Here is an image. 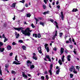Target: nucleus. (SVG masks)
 I'll return each mask as SVG.
<instances>
[{
  "mask_svg": "<svg viewBox=\"0 0 80 80\" xmlns=\"http://www.w3.org/2000/svg\"><path fill=\"white\" fill-rule=\"evenodd\" d=\"M72 12H78V9L77 8H73L72 10Z\"/></svg>",
  "mask_w": 80,
  "mask_h": 80,
  "instance_id": "14",
  "label": "nucleus"
},
{
  "mask_svg": "<svg viewBox=\"0 0 80 80\" xmlns=\"http://www.w3.org/2000/svg\"><path fill=\"white\" fill-rule=\"evenodd\" d=\"M73 72L74 73H75L76 74L77 73V72L75 70V69L73 71Z\"/></svg>",
  "mask_w": 80,
  "mask_h": 80,
  "instance_id": "39",
  "label": "nucleus"
},
{
  "mask_svg": "<svg viewBox=\"0 0 80 80\" xmlns=\"http://www.w3.org/2000/svg\"><path fill=\"white\" fill-rule=\"evenodd\" d=\"M19 37H20V34L18 33L17 35L16 38H19Z\"/></svg>",
  "mask_w": 80,
  "mask_h": 80,
  "instance_id": "35",
  "label": "nucleus"
},
{
  "mask_svg": "<svg viewBox=\"0 0 80 80\" xmlns=\"http://www.w3.org/2000/svg\"><path fill=\"white\" fill-rule=\"evenodd\" d=\"M58 62L60 65H62V62L61 60L59 59V60Z\"/></svg>",
  "mask_w": 80,
  "mask_h": 80,
  "instance_id": "20",
  "label": "nucleus"
},
{
  "mask_svg": "<svg viewBox=\"0 0 80 80\" xmlns=\"http://www.w3.org/2000/svg\"><path fill=\"white\" fill-rule=\"evenodd\" d=\"M48 21H50V22H52V23H53L54 21L53 20L50 19H48Z\"/></svg>",
  "mask_w": 80,
  "mask_h": 80,
  "instance_id": "24",
  "label": "nucleus"
},
{
  "mask_svg": "<svg viewBox=\"0 0 80 80\" xmlns=\"http://www.w3.org/2000/svg\"><path fill=\"white\" fill-rule=\"evenodd\" d=\"M2 37L3 38H6V37H5V34H4L2 35Z\"/></svg>",
  "mask_w": 80,
  "mask_h": 80,
  "instance_id": "49",
  "label": "nucleus"
},
{
  "mask_svg": "<svg viewBox=\"0 0 80 80\" xmlns=\"http://www.w3.org/2000/svg\"><path fill=\"white\" fill-rule=\"evenodd\" d=\"M12 45H17V43L15 42H13L12 44Z\"/></svg>",
  "mask_w": 80,
  "mask_h": 80,
  "instance_id": "37",
  "label": "nucleus"
},
{
  "mask_svg": "<svg viewBox=\"0 0 80 80\" xmlns=\"http://www.w3.org/2000/svg\"><path fill=\"white\" fill-rule=\"evenodd\" d=\"M48 72L47 71H46L44 72V74H47Z\"/></svg>",
  "mask_w": 80,
  "mask_h": 80,
  "instance_id": "64",
  "label": "nucleus"
},
{
  "mask_svg": "<svg viewBox=\"0 0 80 80\" xmlns=\"http://www.w3.org/2000/svg\"><path fill=\"white\" fill-rule=\"evenodd\" d=\"M37 37L39 38H41V34H40V33L38 34Z\"/></svg>",
  "mask_w": 80,
  "mask_h": 80,
  "instance_id": "32",
  "label": "nucleus"
},
{
  "mask_svg": "<svg viewBox=\"0 0 80 80\" xmlns=\"http://www.w3.org/2000/svg\"><path fill=\"white\" fill-rule=\"evenodd\" d=\"M18 42H19L20 43H23V40H19Z\"/></svg>",
  "mask_w": 80,
  "mask_h": 80,
  "instance_id": "47",
  "label": "nucleus"
},
{
  "mask_svg": "<svg viewBox=\"0 0 80 80\" xmlns=\"http://www.w3.org/2000/svg\"><path fill=\"white\" fill-rule=\"evenodd\" d=\"M22 75L23 77V78H27L28 76L27 75L25 74V73L24 72H22Z\"/></svg>",
  "mask_w": 80,
  "mask_h": 80,
  "instance_id": "5",
  "label": "nucleus"
},
{
  "mask_svg": "<svg viewBox=\"0 0 80 80\" xmlns=\"http://www.w3.org/2000/svg\"><path fill=\"white\" fill-rule=\"evenodd\" d=\"M73 52H74V54H75V55H76L77 54V50H76L75 49V48H74V51H73Z\"/></svg>",
  "mask_w": 80,
  "mask_h": 80,
  "instance_id": "25",
  "label": "nucleus"
},
{
  "mask_svg": "<svg viewBox=\"0 0 80 80\" xmlns=\"http://www.w3.org/2000/svg\"><path fill=\"white\" fill-rule=\"evenodd\" d=\"M54 24H55V25H56V28H58V23H57V22L55 21L54 22Z\"/></svg>",
  "mask_w": 80,
  "mask_h": 80,
  "instance_id": "16",
  "label": "nucleus"
},
{
  "mask_svg": "<svg viewBox=\"0 0 80 80\" xmlns=\"http://www.w3.org/2000/svg\"><path fill=\"white\" fill-rule=\"evenodd\" d=\"M5 67L6 68H8V67H9V64H6L5 65Z\"/></svg>",
  "mask_w": 80,
  "mask_h": 80,
  "instance_id": "26",
  "label": "nucleus"
},
{
  "mask_svg": "<svg viewBox=\"0 0 80 80\" xmlns=\"http://www.w3.org/2000/svg\"><path fill=\"white\" fill-rule=\"evenodd\" d=\"M38 51L42 50V47H40L38 48Z\"/></svg>",
  "mask_w": 80,
  "mask_h": 80,
  "instance_id": "34",
  "label": "nucleus"
},
{
  "mask_svg": "<svg viewBox=\"0 0 80 80\" xmlns=\"http://www.w3.org/2000/svg\"><path fill=\"white\" fill-rule=\"evenodd\" d=\"M35 20L36 21V22H38V19L37 18H35Z\"/></svg>",
  "mask_w": 80,
  "mask_h": 80,
  "instance_id": "56",
  "label": "nucleus"
},
{
  "mask_svg": "<svg viewBox=\"0 0 80 80\" xmlns=\"http://www.w3.org/2000/svg\"><path fill=\"white\" fill-rule=\"evenodd\" d=\"M31 26L33 28H34L35 27V26H34V25H33V23H32Z\"/></svg>",
  "mask_w": 80,
  "mask_h": 80,
  "instance_id": "42",
  "label": "nucleus"
},
{
  "mask_svg": "<svg viewBox=\"0 0 80 80\" xmlns=\"http://www.w3.org/2000/svg\"><path fill=\"white\" fill-rule=\"evenodd\" d=\"M25 7H28V4L27 3L26 4Z\"/></svg>",
  "mask_w": 80,
  "mask_h": 80,
  "instance_id": "58",
  "label": "nucleus"
},
{
  "mask_svg": "<svg viewBox=\"0 0 80 80\" xmlns=\"http://www.w3.org/2000/svg\"><path fill=\"white\" fill-rule=\"evenodd\" d=\"M48 0H44V2L45 3V4H47V2H48Z\"/></svg>",
  "mask_w": 80,
  "mask_h": 80,
  "instance_id": "36",
  "label": "nucleus"
},
{
  "mask_svg": "<svg viewBox=\"0 0 80 80\" xmlns=\"http://www.w3.org/2000/svg\"><path fill=\"white\" fill-rule=\"evenodd\" d=\"M4 27H7V24H6V23L4 24Z\"/></svg>",
  "mask_w": 80,
  "mask_h": 80,
  "instance_id": "61",
  "label": "nucleus"
},
{
  "mask_svg": "<svg viewBox=\"0 0 80 80\" xmlns=\"http://www.w3.org/2000/svg\"><path fill=\"white\" fill-rule=\"evenodd\" d=\"M16 4H17V2L13 3L12 4L11 6V7L15 8V7Z\"/></svg>",
  "mask_w": 80,
  "mask_h": 80,
  "instance_id": "11",
  "label": "nucleus"
},
{
  "mask_svg": "<svg viewBox=\"0 0 80 80\" xmlns=\"http://www.w3.org/2000/svg\"><path fill=\"white\" fill-rule=\"evenodd\" d=\"M64 58H65V56L64 55L62 56V57L61 58L62 61L63 62H64V61H65V59H64Z\"/></svg>",
  "mask_w": 80,
  "mask_h": 80,
  "instance_id": "13",
  "label": "nucleus"
},
{
  "mask_svg": "<svg viewBox=\"0 0 80 80\" xmlns=\"http://www.w3.org/2000/svg\"><path fill=\"white\" fill-rule=\"evenodd\" d=\"M54 36H57V30L55 31V33Z\"/></svg>",
  "mask_w": 80,
  "mask_h": 80,
  "instance_id": "44",
  "label": "nucleus"
},
{
  "mask_svg": "<svg viewBox=\"0 0 80 80\" xmlns=\"http://www.w3.org/2000/svg\"><path fill=\"white\" fill-rule=\"evenodd\" d=\"M46 79H47V80H48L49 78V77H48V75H46Z\"/></svg>",
  "mask_w": 80,
  "mask_h": 80,
  "instance_id": "48",
  "label": "nucleus"
},
{
  "mask_svg": "<svg viewBox=\"0 0 80 80\" xmlns=\"http://www.w3.org/2000/svg\"><path fill=\"white\" fill-rule=\"evenodd\" d=\"M43 13L44 15H46V14H48L49 13V11H48L47 12H44Z\"/></svg>",
  "mask_w": 80,
  "mask_h": 80,
  "instance_id": "27",
  "label": "nucleus"
},
{
  "mask_svg": "<svg viewBox=\"0 0 80 80\" xmlns=\"http://www.w3.org/2000/svg\"><path fill=\"white\" fill-rule=\"evenodd\" d=\"M32 31L30 30V28H27L25 30H22L21 32L22 33V34L24 35L25 36L27 35L28 36H30V33Z\"/></svg>",
  "mask_w": 80,
  "mask_h": 80,
  "instance_id": "1",
  "label": "nucleus"
},
{
  "mask_svg": "<svg viewBox=\"0 0 80 80\" xmlns=\"http://www.w3.org/2000/svg\"><path fill=\"white\" fill-rule=\"evenodd\" d=\"M57 7L58 9H59L60 8V5H58L57 6Z\"/></svg>",
  "mask_w": 80,
  "mask_h": 80,
  "instance_id": "53",
  "label": "nucleus"
},
{
  "mask_svg": "<svg viewBox=\"0 0 80 80\" xmlns=\"http://www.w3.org/2000/svg\"><path fill=\"white\" fill-rule=\"evenodd\" d=\"M46 50L48 52H49V51H50V49H49V48L48 47H47Z\"/></svg>",
  "mask_w": 80,
  "mask_h": 80,
  "instance_id": "33",
  "label": "nucleus"
},
{
  "mask_svg": "<svg viewBox=\"0 0 80 80\" xmlns=\"http://www.w3.org/2000/svg\"><path fill=\"white\" fill-rule=\"evenodd\" d=\"M44 23H45L43 22H40L39 23L40 25H41L43 27H44Z\"/></svg>",
  "mask_w": 80,
  "mask_h": 80,
  "instance_id": "21",
  "label": "nucleus"
},
{
  "mask_svg": "<svg viewBox=\"0 0 80 80\" xmlns=\"http://www.w3.org/2000/svg\"><path fill=\"white\" fill-rule=\"evenodd\" d=\"M23 23L24 25H26V24H27V22H26L25 21Z\"/></svg>",
  "mask_w": 80,
  "mask_h": 80,
  "instance_id": "62",
  "label": "nucleus"
},
{
  "mask_svg": "<svg viewBox=\"0 0 80 80\" xmlns=\"http://www.w3.org/2000/svg\"><path fill=\"white\" fill-rule=\"evenodd\" d=\"M17 62L16 61H14L13 62L12 64H15L16 65H18V64H17Z\"/></svg>",
  "mask_w": 80,
  "mask_h": 80,
  "instance_id": "29",
  "label": "nucleus"
},
{
  "mask_svg": "<svg viewBox=\"0 0 80 80\" xmlns=\"http://www.w3.org/2000/svg\"><path fill=\"white\" fill-rule=\"evenodd\" d=\"M60 52V55H62V54L63 53V52H64V48H61Z\"/></svg>",
  "mask_w": 80,
  "mask_h": 80,
  "instance_id": "4",
  "label": "nucleus"
},
{
  "mask_svg": "<svg viewBox=\"0 0 80 80\" xmlns=\"http://www.w3.org/2000/svg\"><path fill=\"white\" fill-rule=\"evenodd\" d=\"M62 35H63V33L62 32L60 33L59 34V37H62Z\"/></svg>",
  "mask_w": 80,
  "mask_h": 80,
  "instance_id": "38",
  "label": "nucleus"
},
{
  "mask_svg": "<svg viewBox=\"0 0 80 80\" xmlns=\"http://www.w3.org/2000/svg\"><path fill=\"white\" fill-rule=\"evenodd\" d=\"M33 37H35V38H37V34H33Z\"/></svg>",
  "mask_w": 80,
  "mask_h": 80,
  "instance_id": "19",
  "label": "nucleus"
},
{
  "mask_svg": "<svg viewBox=\"0 0 80 80\" xmlns=\"http://www.w3.org/2000/svg\"><path fill=\"white\" fill-rule=\"evenodd\" d=\"M7 49H8V50H10L12 49V47L10 45H8L7 47Z\"/></svg>",
  "mask_w": 80,
  "mask_h": 80,
  "instance_id": "12",
  "label": "nucleus"
},
{
  "mask_svg": "<svg viewBox=\"0 0 80 80\" xmlns=\"http://www.w3.org/2000/svg\"><path fill=\"white\" fill-rule=\"evenodd\" d=\"M0 74L1 75H2V70H0Z\"/></svg>",
  "mask_w": 80,
  "mask_h": 80,
  "instance_id": "55",
  "label": "nucleus"
},
{
  "mask_svg": "<svg viewBox=\"0 0 80 80\" xmlns=\"http://www.w3.org/2000/svg\"><path fill=\"white\" fill-rule=\"evenodd\" d=\"M52 67H53V64H51L50 66V69L49 70L48 72L50 73V75H52Z\"/></svg>",
  "mask_w": 80,
  "mask_h": 80,
  "instance_id": "2",
  "label": "nucleus"
},
{
  "mask_svg": "<svg viewBox=\"0 0 80 80\" xmlns=\"http://www.w3.org/2000/svg\"><path fill=\"white\" fill-rule=\"evenodd\" d=\"M61 15L60 16V17H61L62 20H63V19L64 18V16H63V12H61Z\"/></svg>",
  "mask_w": 80,
  "mask_h": 80,
  "instance_id": "8",
  "label": "nucleus"
},
{
  "mask_svg": "<svg viewBox=\"0 0 80 80\" xmlns=\"http://www.w3.org/2000/svg\"><path fill=\"white\" fill-rule=\"evenodd\" d=\"M35 66L34 65H32L31 66H30V68L31 69H33V68H34Z\"/></svg>",
  "mask_w": 80,
  "mask_h": 80,
  "instance_id": "28",
  "label": "nucleus"
},
{
  "mask_svg": "<svg viewBox=\"0 0 80 80\" xmlns=\"http://www.w3.org/2000/svg\"><path fill=\"white\" fill-rule=\"evenodd\" d=\"M45 57L46 58H47L48 59V61L49 62H52V60H51V59L50 58V56H49V55H46L45 56Z\"/></svg>",
  "mask_w": 80,
  "mask_h": 80,
  "instance_id": "6",
  "label": "nucleus"
},
{
  "mask_svg": "<svg viewBox=\"0 0 80 80\" xmlns=\"http://www.w3.org/2000/svg\"><path fill=\"white\" fill-rule=\"evenodd\" d=\"M65 53H68V51L67 49H65Z\"/></svg>",
  "mask_w": 80,
  "mask_h": 80,
  "instance_id": "54",
  "label": "nucleus"
},
{
  "mask_svg": "<svg viewBox=\"0 0 80 80\" xmlns=\"http://www.w3.org/2000/svg\"><path fill=\"white\" fill-rule=\"evenodd\" d=\"M53 50L56 52L57 51V48H54L53 49Z\"/></svg>",
  "mask_w": 80,
  "mask_h": 80,
  "instance_id": "52",
  "label": "nucleus"
},
{
  "mask_svg": "<svg viewBox=\"0 0 80 80\" xmlns=\"http://www.w3.org/2000/svg\"><path fill=\"white\" fill-rule=\"evenodd\" d=\"M56 69H58V70L56 72V74H59V72H60V68H59V67L58 66L56 67Z\"/></svg>",
  "mask_w": 80,
  "mask_h": 80,
  "instance_id": "9",
  "label": "nucleus"
},
{
  "mask_svg": "<svg viewBox=\"0 0 80 80\" xmlns=\"http://www.w3.org/2000/svg\"><path fill=\"white\" fill-rule=\"evenodd\" d=\"M32 58L33 59H34V60H37V58L36 57V56H33L32 57Z\"/></svg>",
  "mask_w": 80,
  "mask_h": 80,
  "instance_id": "31",
  "label": "nucleus"
},
{
  "mask_svg": "<svg viewBox=\"0 0 80 80\" xmlns=\"http://www.w3.org/2000/svg\"><path fill=\"white\" fill-rule=\"evenodd\" d=\"M70 58H71L70 55H69L67 56V59L68 62H70Z\"/></svg>",
  "mask_w": 80,
  "mask_h": 80,
  "instance_id": "10",
  "label": "nucleus"
},
{
  "mask_svg": "<svg viewBox=\"0 0 80 80\" xmlns=\"http://www.w3.org/2000/svg\"><path fill=\"white\" fill-rule=\"evenodd\" d=\"M13 28L14 29V30H18V32H19L20 30H23V29H24V28L22 27H21L19 28H16L14 27Z\"/></svg>",
  "mask_w": 80,
  "mask_h": 80,
  "instance_id": "3",
  "label": "nucleus"
},
{
  "mask_svg": "<svg viewBox=\"0 0 80 80\" xmlns=\"http://www.w3.org/2000/svg\"><path fill=\"white\" fill-rule=\"evenodd\" d=\"M22 48L23 49V50H26V49H27V48L26 47V46H24V45H23L22 46Z\"/></svg>",
  "mask_w": 80,
  "mask_h": 80,
  "instance_id": "17",
  "label": "nucleus"
},
{
  "mask_svg": "<svg viewBox=\"0 0 80 80\" xmlns=\"http://www.w3.org/2000/svg\"><path fill=\"white\" fill-rule=\"evenodd\" d=\"M4 39H5L4 42H6L8 40V39H7L6 38H4Z\"/></svg>",
  "mask_w": 80,
  "mask_h": 80,
  "instance_id": "46",
  "label": "nucleus"
},
{
  "mask_svg": "<svg viewBox=\"0 0 80 80\" xmlns=\"http://www.w3.org/2000/svg\"><path fill=\"white\" fill-rule=\"evenodd\" d=\"M73 70H75V67H74L73 66H71V68H69V70L70 72H72L73 71Z\"/></svg>",
  "mask_w": 80,
  "mask_h": 80,
  "instance_id": "7",
  "label": "nucleus"
},
{
  "mask_svg": "<svg viewBox=\"0 0 80 80\" xmlns=\"http://www.w3.org/2000/svg\"><path fill=\"white\" fill-rule=\"evenodd\" d=\"M70 78H72V77H73V74L71 73L70 74Z\"/></svg>",
  "mask_w": 80,
  "mask_h": 80,
  "instance_id": "41",
  "label": "nucleus"
},
{
  "mask_svg": "<svg viewBox=\"0 0 80 80\" xmlns=\"http://www.w3.org/2000/svg\"><path fill=\"white\" fill-rule=\"evenodd\" d=\"M11 73H12V74H14V75H15L16 74V72L13 70H12L11 71Z\"/></svg>",
  "mask_w": 80,
  "mask_h": 80,
  "instance_id": "23",
  "label": "nucleus"
},
{
  "mask_svg": "<svg viewBox=\"0 0 80 80\" xmlns=\"http://www.w3.org/2000/svg\"><path fill=\"white\" fill-rule=\"evenodd\" d=\"M55 38V36H54L52 38V40H54Z\"/></svg>",
  "mask_w": 80,
  "mask_h": 80,
  "instance_id": "59",
  "label": "nucleus"
},
{
  "mask_svg": "<svg viewBox=\"0 0 80 80\" xmlns=\"http://www.w3.org/2000/svg\"><path fill=\"white\" fill-rule=\"evenodd\" d=\"M12 55H13V53L12 52H11L10 54V56H12Z\"/></svg>",
  "mask_w": 80,
  "mask_h": 80,
  "instance_id": "63",
  "label": "nucleus"
},
{
  "mask_svg": "<svg viewBox=\"0 0 80 80\" xmlns=\"http://www.w3.org/2000/svg\"><path fill=\"white\" fill-rule=\"evenodd\" d=\"M3 45V42H0V47H1Z\"/></svg>",
  "mask_w": 80,
  "mask_h": 80,
  "instance_id": "30",
  "label": "nucleus"
},
{
  "mask_svg": "<svg viewBox=\"0 0 80 80\" xmlns=\"http://www.w3.org/2000/svg\"><path fill=\"white\" fill-rule=\"evenodd\" d=\"M4 50H5V48H0V51L1 52H3Z\"/></svg>",
  "mask_w": 80,
  "mask_h": 80,
  "instance_id": "18",
  "label": "nucleus"
},
{
  "mask_svg": "<svg viewBox=\"0 0 80 80\" xmlns=\"http://www.w3.org/2000/svg\"><path fill=\"white\" fill-rule=\"evenodd\" d=\"M38 52H39V53H41V54H42V50H39Z\"/></svg>",
  "mask_w": 80,
  "mask_h": 80,
  "instance_id": "50",
  "label": "nucleus"
},
{
  "mask_svg": "<svg viewBox=\"0 0 80 80\" xmlns=\"http://www.w3.org/2000/svg\"><path fill=\"white\" fill-rule=\"evenodd\" d=\"M32 63V62H30L29 60H28L27 61V63H28V67H29V65H28V64H31Z\"/></svg>",
  "mask_w": 80,
  "mask_h": 80,
  "instance_id": "15",
  "label": "nucleus"
},
{
  "mask_svg": "<svg viewBox=\"0 0 80 80\" xmlns=\"http://www.w3.org/2000/svg\"><path fill=\"white\" fill-rule=\"evenodd\" d=\"M69 41L70 42H72V39H71V38H70L69 39Z\"/></svg>",
  "mask_w": 80,
  "mask_h": 80,
  "instance_id": "57",
  "label": "nucleus"
},
{
  "mask_svg": "<svg viewBox=\"0 0 80 80\" xmlns=\"http://www.w3.org/2000/svg\"><path fill=\"white\" fill-rule=\"evenodd\" d=\"M41 79H42V80H44V79H45V77H44V76H41Z\"/></svg>",
  "mask_w": 80,
  "mask_h": 80,
  "instance_id": "45",
  "label": "nucleus"
},
{
  "mask_svg": "<svg viewBox=\"0 0 80 80\" xmlns=\"http://www.w3.org/2000/svg\"><path fill=\"white\" fill-rule=\"evenodd\" d=\"M20 2H21V3H24L25 2V0H22L21 1H20Z\"/></svg>",
  "mask_w": 80,
  "mask_h": 80,
  "instance_id": "43",
  "label": "nucleus"
},
{
  "mask_svg": "<svg viewBox=\"0 0 80 80\" xmlns=\"http://www.w3.org/2000/svg\"><path fill=\"white\" fill-rule=\"evenodd\" d=\"M69 47L71 49H72V48H73V46L72 45H69Z\"/></svg>",
  "mask_w": 80,
  "mask_h": 80,
  "instance_id": "40",
  "label": "nucleus"
},
{
  "mask_svg": "<svg viewBox=\"0 0 80 80\" xmlns=\"http://www.w3.org/2000/svg\"><path fill=\"white\" fill-rule=\"evenodd\" d=\"M26 17H31V14L30 13L27 14Z\"/></svg>",
  "mask_w": 80,
  "mask_h": 80,
  "instance_id": "22",
  "label": "nucleus"
},
{
  "mask_svg": "<svg viewBox=\"0 0 80 80\" xmlns=\"http://www.w3.org/2000/svg\"><path fill=\"white\" fill-rule=\"evenodd\" d=\"M43 8L44 9H45V8H46V6H45V5H43Z\"/></svg>",
  "mask_w": 80,
  "mask_h": 80,
  "instance_id": "51",
  "label": "nucleus"
},
{
  "mask_svg": "<svg viewBox=\"0 0 80 80\" xmlns=\"http://www.w3.org/2000/svg\"><path fill=\"white\" fill-rule=\"evenodd\" d=\"M58 3H59V2L58 1H57L56 2V5H58Z\"/></svg>",
  "mask_w": 80,
  "mask_h": 80,
  "instance_id": "60",
  "label": "nucleus"
}]
</instances>
